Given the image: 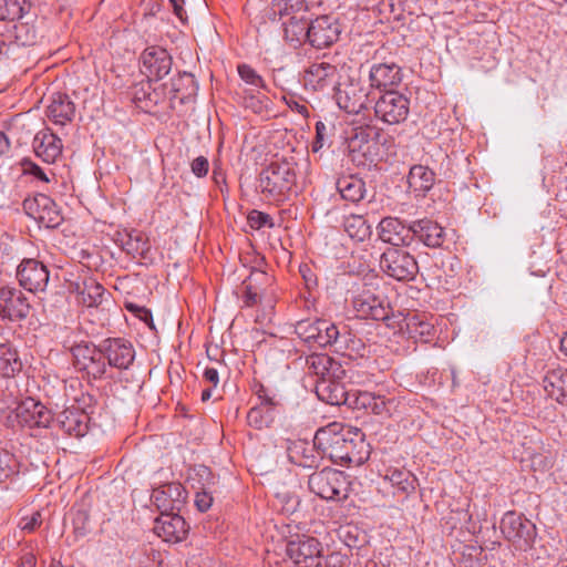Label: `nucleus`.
Masks as SVG:
<instances>
[{
  "mask_svg": "<svg viewBox=\"0 0 567 567\" xmlns=\"http://www.w3.org/2000/svg\"><path fill=\"white\" fill-rule=\"evenodd\" d=\"M315 446L322 456L340 465H361L370 456V445L359 429L332 422L315 434Z\"/></svg>",
  "mask_w": 567,
  "mask_h": 567,
  "instance_id": "1",
  "label": "nucleus"
},
{
  "mask_svg": "<svg viewBox=\"0 0 567 567\" xmlns=\"http://www.w3.org/2000/svg\"><path fill=\"white\" fill-rule=\"evenodd\" d=\"M298 161L295 155H276L258 177L262 197L270 204L281 205L298 194Z\"/></svg>",
  "mask_w": 567,
  "mask_h": 567,
  "instance_id": "2",
  "label": "nucleus"
},
{
  "mask_svg": "<svg viewBox=\"0 0 567 567\" xmlns=\"http://www.w3.org/2000/svg\"><path fill=\"white\" fill-rule=\"evenodd\" d=\"M74 369L87 381L112 378L100 344L81 341L71 347Z\"/></svg>",
  "mask_w": 567,
  "mask_h": 567,
  "instance_id": "3",
  "label": "nucleus"
},
{
  "mask_svg": "<svg viewBox=\"0 0 567 567\" xmlns=\"http://www.w3.org/2000/svg\"><path fill=\"white\" fill-rule=\"evenodd\" d=\"M372 102L374 120L386 126L400 125L410 115V97L396 90L378 93Z\"/></svg>",
  "mask_w": 567,
  "mask_h": 567,
  "instance_id": "4",
  "label": "nucleus"
},
{
  "mask_svg": "<svg viewBox=\"0 0 567 567\" xmlns=\"http://www.w3.org/2000/svg\"><path fill=\"white\" fill-rule=\"evenodd\" d=\"M347 475L338 470L326 467L309 476V489L322 499L341 501L349 494Z\"/></svg>",
  "mask_w": 567,
  "mask_h": 567,
  "instance_id": "5",
  "label": "nucleus"
},
{
  "mask_svg": "<svg viewBox=\"0 0 567 567\" xmlns=\"http://www.w3.org/2000/svg\"><path fill=\"white\" fill-rule=\"evenodd\" d=\"M286 554L296 565L322 567L324 548L318 538L307 534H296L287 540Z\"/></svg>",
  "mask_w": 567,
  "mask_h": 567,
  "instance_id": "6",
  "label": "nucleus"
},
{
  "mask_svg": "<svg viewBox=\"0 0 567 567\" xmlns=\"http://www.w3.org/2000/svg\"><path fill=\"white\" fill-rule=\"evenodd\" d=\"M380 268L398 281L414 280L419 272L415 257L402 248L389 247L380 257Z\"/></svg>",
  "mask_w": 567,
  "mask_h": 567,
  "instance_id": "7",
  "label": "nucleus"
},
{
  "mask_svg": "<svg viewBox=\"0 0 567 567\" xmlns=\"http://www.w3.org/2000/svg\"><path fill=\"white\" fill-rule=\"evenodd\" d=\"M371 89L361 81L349 80L334 89L338 106L349 114H360L370 110L372 102Z\"/></svg>",
  "mask_w": 567,
  "mask_h": 567,
  "instance_id": "8",
  "label": "nucleus"
},
{
  "mask_svg": "<svg viewBox=\"0 0 567 567\" xmlns=\"http://www.w3.org/2000/svg\"><path fill=\"white\" fill-rule=\"evenodd\" d=\"M501 529L505 538L513 544V546L522 551L530 549L535 543L537 532L533 522L517 515L514 512H508L502 518Z\"/></svg>",
  "mask_w": 567,
  "mask_h": 567,
  "instance_id": "9",
  "label": "nucleus"
},
{
  "mask_svg": "<svg viewBox=\"0 0 567 567\" xmlns=\"http://www.w3.org/2000/svg\"><path fill=\"white\" fill-rule=\"evenodd\" d=\"M352 307L359 317L385 321L390 319L391 307L378 288L365 286L352 299Z\"/></svg>",
  "mask_w": 567,
  "mask_h": 567,
  "instance_id": "10",
  "label": "nucleus"
},
{
  "mask_svg": "<svg viewBox=\"0 0 567 567\" xmlns=\"http://www.w3.org/2000/svg\"><path fill=\"white\" fill-rule=\"evenodd\" d=\"M22 207L29 217L45 228H56L64 219L56 203L44 194L25 198Z\"/></svg>",
  "mask_w": 567,
  "mask_h": 567,
  "instance_id": "11",
  "label": "nucleus"
},
{
  "mask_svg": "<svg viewBox=\"0 0 567 567\" xmlns=\"http://www.w3.org/2000/svg\"><path fill=\"white\" fill-rule=\"evenodd\" d=\"M296 334L309 347H330L336 339L338 326L324 319H305L295 326Z\"/></svg>",
  "mask_w": 567,
  "mask_h": 567,
  "instance_id": "12",
  "label": "nucleus"
},
{
  "mask_svg": "<svg viewBox=\"0 0 567 567\" xmlns=\"http://www.w3.org/2000/svg\"><path fill=\"white\" fill-rule=\"evenodd\" d=\"M101 348L110 374H112V369L127 370L134 362L135 349L126 339L107 338L101 341Z\"/></svg>",
  "mask_w": 567,
  "mask_h": 567,
  "instance_id": "13",
  "label": "nucleus"
},
{
  "mask_svg": "<svg viewBox=\"0 0 567 567\" xmlns=\"http://www.w3.org/2000/svg\"><path fill=\"white\" fill-rule=\"evenodd\" d=\"M17 278L21 287L30 292L44 291L50 279L48 267L33 258L23 259L17 268Z\"/></svg>",
  "mask_w": 567,
  "mask_h": 567,
  "instance_id": "14",
  "label": "nucleus"
},
{
  "mask_svg": "<svg viewBox=\"0 0 567 567\" xmlns=\"http://www.w3.org/2000/svg\"><path fill=\"white\" fill-rule=\"evenodd\" d=\"M340 33L341 28L337 19L321 16L310 21L306 43L315 49L329 48L338 41Z\"/></svg>",
  "mask_w": 567,
  "mask_h": 567,
  "instance_id": "15",
  "label": "nucleus"
},
{
  "mask_svg": "<svg viewBox=\"0 0 567 567\" xmlns=\"http://www.w3.org/2000/svg\"><path fill=\"white\" fill-rule=\"evenodd\" d=\"M141 63L142 72L147 79L159 81L172 71L173 58L166 49L152 45L143 51Z\"/></svg>",
  "mask_w": 567,
  "mask_h": 567,
  "instance_id": "16",
  "label": "nucleus"
},
{
  "mask_svg": "<svg viewBox=\"0 0 567 567\" xmlns=\"http://www.w3.org/2000/svg\"><path fill=\"white\" fill-rule=\"evenodd\" d=\"M30 303L25 295L17 287L0 288V315L10 321L23 320L29 316Z\"/></svg>",
  "mask_w": 567,
  "mask_h": 567,
  "instance_id": "17",
  "label": "nucleus"
},
{
  "mask_svg": "<svg viewBox=\"0 0 567 567\" xmlns=\"http://www.w3.org/2000/svg\"><path fill=\"white\" fill-rule=\"evenodd\" d=\"M187 492L181 483L172 482L153 489L152 501L161 514L181 512L186 503Z\"/></svg>",
  "mask_w": 567,
  "mask_h": 567,
  "instance_id": "18",
  "label": "nucleus"
},
{
  "mask_svg": "<svg viewBox=\"0 0 567 567\" xmlns=\"http://www.w3.org/2000/svg\"><path fill=\"white\" fill-rule=\"evenodd\" d=\"M16 417L20 425L32 427H52L54 416L41 402L25 399L16 408Z\"/></svg>",
  "mask_w": 567,
  "mask_h": 567,
  "instance_id": "19",
  "label": "nucleus"
},
{
  "mask_svg": "<svg viewBox=\"0 0 567 567\" xmlns=\"http://www.w3.org/2000/svg\"><path fill=\"white\" fill-rule=\"evenodd\" d=\"M154 532L164 542L176 544L186 539L189 525L179 512L165 513L155 519Z\"/></svg>",
  "mask_w": 567,
  "mask_h": 567,
  "instance_id": "20",
  "label": "nucleus"
},
{
  "mask_svg": "<svg viewBox=\"0 0 567 567\" xmlns=\"http://www.w3.org/2000/svg\"><path fill=\"white\" fill-rule=\"evenodd\" d=\"M337 66L326 61L310 63L302 72V83L306 90L323 91L333 85L337 78Z\"/></svg>",
  "mask_w": 567,
  "mask_h": 567,
  "instance_id": "21",
  "label": "nucleus"
},
{
  "mask_svg": "<svg viewBox=\"0 0 567 567\" xmlns=\"http://www.w3.org/2000/svg\"><path fill=\"white\" fill-rule=\"evenodd\" d=\"M377 229L379 238L392 247L412 245V223L405 225L398 217L388 216L380 220Z\"/></svg>",
  "mask_w": 567,
  "mask_h": 567,
  "instance_id": "22",
  "label": "nucleus"
},
{
  "mask_svg": "<svg viewBox=\"0 0 567 567\" xmlns=\"http://www.w3.org/2000/svg\"><path fill=\"white\" fill-rule=\"evenodd\" d=\"M198 91L197 82L194 75L189 72H178L176 76L171 79L169 87L167 89V97L169 100V107L176 109L178 105H184L192 101Z\"/></svg>",
  "mask_w": 567,
  "mask_h": 567,
  "instance_id": "23",
  "label": "nucleus"
},
{
  "mask_svg": "<svg viewBox=\"0 0 567 567\" xmlns=\"http://www.w3.org/2000/svg\"><path fill=\"white\" fill-rule=\"evenodd\" d=\"M369 87L379 93L394 90L402 82V70L395 63H374L369 71Z\"/></svg>",
  "mask_w": 567,
  "mask_h": 567,
  "instance_id": "24",
  "label": "nucleus"
},
{
  "mask_svg": "<svg viewBox=\"0 0 567 567\" xmlns=\"http://www.w3.org/2000/svg\"><path fill=\"white\" fill-rule=\"evenodd\" d=\"M358 390H347L339 381L324 379L316 382V394L319 400L330 405H347L352 409V400Z\"/></svg>",
  "mask_w": 567,
  "mask_h": 567,
  "instance_id": "25",
  "label": "nucleus"
},
{
  "mask_svg": "<svg viewBox=\"0 0 567 567\" xmlns=\"http://www.w3.org/2000/svg\"><path fill=\"white\" fill-rule=\"evenodd\" d=\"M32 147L35 155L44 163L53 164L62 155L63 143L51 128L45 127L35 134Z\"/></svg>",
  "mask_w": 567,
  "mask_h": 567,
  "instance_id": "26",
  "label": "nucleus"
},
{
  "mask_svg": "<svg viewBox=\"0 0 567 567\" xmlns=\"http://www.w3.org/2000/svg\"><path fill=\"white\" fill-rule=\"evenodd\" d=\"M412 244L422 243L426 247H441L445 240L444 228L435 220L422 218L412 221Z\"/></svg>",
  "mask_w": 567,
  "mask_h": 567,
  "instance_id": "27",
  "label": "nucleus"
},
{
  "mask_svg": "<svg viewBox=\"0 0 567 567\" xmlns=\"http://www.w3.org/2000/svg\"><path fill=\"white\" fill-rule=\"evenodd\" d=\"M89 420L90 417L85 413L68 408L54 417L52 427L59 429L70 436L82 437L89 430Z\"/></svg>",
  "mask_w": 567,
  "mask_h": 567,
  "instance_id": "28",
  "label": "nucleus"
},
{
  "mask_svg": "<svg viewBox=\"0 0 567 567\" xmlns=\"http://www.w3.org/2000/svg\"><path fill=\"white\" fill-rule=\"evenodd\" d=\"M73 291L78 295V300L85 307H99L111 295L92 276H84L72 284Z\"/></svg>",
  "mask_w": 567,
  "mask_h": 567,
  "instance_id": "29",
  "label": "nucleus"
},
{
  "mask_svg": "<svg viewBox=\"0 0 567 567\" xmlns=\"http://www.w3.org/2000/svg\"><path fill=\"white\" fill-rule=\"evenodd\" d=\"M393 408H395L394 398H385L369 391H357L352 400V409L370 411L380 416H390Z\"/></svg>",
  "mask_w": 567,
  "mask_h": 567,
  "instance_id": "30",
  "label": "nucleus"
},
{
  "mask_svg": "<svg viewBox=\"0 0 567 567\" xmlns=\"http://www.w3.org/2000/svg\"><path fill=\"white\" fill-rule=\"evenodd\" d=\"M288 460L298 466L305 468H313L319 465V461L323 457L321 452L308 442L298 440L291 442L287 447Z\"/></svg>",
  "mask_w": 567,
  "mask_h": 567,
  "instance_id": "31",
  "label": "nucleus"
},
{
  "mask_svg": "<svg viewBox=\"0 0 567 567\" xmlns=\"http://www.w3.org/2000/svg\"><path fill=\"white\" fill-rule=\"evenodd\" d=\"M75 104L65 93H55L47 107L48 118L55 125L64 126L75 116Z\"/></svg>",
  "mask_w": 567,
  "mask_h": 567,
  "instance_id": "32",
  "label": "nucleus"
},
{
  "mask_svg": "<svg viewBox=\"0 0 567 567\" xmlns=\"http://www.w3.org/2000/svg\"><path fill=\"white\" fill-rule=\"evenodd\" d=\"M330 347L348 358L364 357L367 352L365 343L352 333L347 326H342L341 329L338 327V333L336 339L331 340Z\"/></svg>",
  "mask_w": 567,
  "mask_h": 567,
  "instance_id": "33",
  "label": "nucleus"
},
{
  "mask_svg": "<svg viewBox=\"0 0 567 567\" xmlns=\"http://www.w3.org/2000/svg\"><path fill=\"white\" fill-rule=\"evenodd\" d=\"M547 395L561 405H567V369L548 370L543 379Z\"/></svg>",
  "mask_w": 567,
  "mask_h": 567,
  "instance_id": "34",
  "label": "nucleus"
},
{
  "mask_svg": "<svg viewBox=\"0 0 567 567\" xmlns=\"http://www.w3.org/2000/svg\"><path fill=\"white\" fill-rule=\"evenodd\" d=\"M405 330L410 338L421 342H430L435 334L434 324L425 313H409L405 319Z\"/></svg>",
  "mask_w": 567,
  "mask_h": 567,
  "instance_id": "35",
  "label": "nucleus"
},
{
  "mask_svg": "<svg viewBox=\"0 0 567 567\" xmlns=\"http://www.w3.org/2000/svg\"><path fill=\"white\" fill-rule=\"evenodd\" d=\"M336 187L342 199L354 204L362 200L367 193L364 181L357 175L340 176Z\"/></svg>",
  "mask_w": 567,
  "mask_h": 567,
  "instance_id": "36",
  "label": "nucleus"
},
{
  "mask_svg": "<svg viewBox=\"0 0 567 567\" xmlns=\"http://www.w3.org/2000/svg\"><path fill=\"white\" fill-rule=\"evenodd\" d=\"M309 17H296L286 18L284 21V37L287 42L291 45L297 47L306 43L308 38V28L310 24Z\"/></svg>",
  "mask_w": 567,
  "mask_h": 567,
  "instance_id": "37",
  "label": "nucleus"
},
{
  "mask_svg": "<svg viewBox=\"0 0 567 567\" xmlns=\"http://www.w3.org/2000/svg\"><path fill=\"white\" fill-rule=\"evenodd\" d=\"M408 183L416 195L424 196L435 183V173L427 166L414 165L409 172Z\"/></svg>",
  "mask_w": 567,
  "mask_h": 567,
  "instance_id": "38",
  "label": "nucleus"
},
{
  "mask_svg": "<svg viewBox=\"0 0 567 567\" xmlns=\"http://www.w3.org/2000/svg\"><path fill=\"white\" fill-rule=\"evenodd\" d=\"M123 249L133 258L140 260H148L151 246L148 239L137 230L127 234L126 240L123 243Z\"/></svg>",
  "mask_w": 567,
  "mask_h": 567,
  "instance_id": "39",
  "label": "nucleus"
},
{
  "mask_svg": "<svg viewBox=\"0 0 567 567\" xmlns=\"http://www.w3.org/2000/svg\"><path fill=\"white\" fill-rule=\"evenodd\" d=\"M152 81L147 79L135 84L131 90V96L134 103L140 107H152L159 103V94L152 89Z\"/></svg>",
  "mask_w": 567,
  "mask_h": 567,
  "instance_id": "40",
  "label": "nucleus"
},
{
  "mask_svg": "<svg viewBox=\"0 0 567 567\" xmlns=\"http://www.w3.org/2000/svg\"><path fill=\"white\" fill-rule=\"evenodd\" d=\"M22 369V362L10 344H0V375L3 378H12Z\"/></svg>",
  "mask_w": 567,
  "mask_h": 567,
  "instance_id": "41",
  "label": "nucleus"
},
{
  "mask_svg": "<svg viewBox=\"0 0 567 567\" xmlns=\"http://www.w3.org/2000/svg\"><path fill=\"white\" fill-rule=\"evenodd\" d=\"M384 478L403 494L408 495L415 489L416 478L410 471L404 468L389 467L385 470Z\"/></svg>",
  "mask_w": 567,
  "mask_h": 567,
  "instance_id": "42",
  "label": "nucleus"
},
{
  "mask_svg": "<svg viewBox=\"0 0 567 567\" xmlns=\"http://www.w3.org/2000/svg\"><path fill=\"white\" fill-rule=\"evenodd\" d=\"M557 452L550 445L542 444L529 455L530 468L534 472L546 473L553 468Z\"/></svg>",
  "mask_w": 567,
  "mask_h": 567,
  "instance_id": "43",
  "label": "nucleus"
},
{
  "mask_svg": "<svg viewBox=\"0 0 567 567\" xmlns=\"http://www.w3.org/2000/svg\"><path fill=\"white\" fill-rule=\"evenodd\" d=\"M277 412L278 408L259 403L257 406H254L248 411V424L258 430L269 427L274 423Z\"/></svg>",
  "mask_w": 567,
  "mask_h": 567,
  "instance_id": "44",
  "label": "nucleus"
},
{
  "mask_svg": "<svg viewBox=\"0 0 567 567\" xmlns=\"http://www.w3.org/2000/svg\"><path fill=\"white\" fill-rule=\"evenodd\" d=\"M30 8L31 3L28 0H0V21L22 20Z\"/></svg>",
  "mask_w": 567,
  "mask_h": 567,
  "instance_id": "45",
  "label": "nucleus"
},
{
  "mask_svg": "<svg viewBox=\"0 0 567 567\" xmlns=\"http://www.w3.org/2000/svg\"><path fill=\"white\" fill-rule=\"evenodd\" d=\"M343 227L346 233L358 241H363L371 235V227L362 215H350L344 218Z\"/></svg>",
  "mask_w": 567,
  "mask_h": 567,
  "instance_id": "46",
  "label": "nucleus"
},
{
  "mask_svg": "<svg viewBox=\"0 0 567 567\" xmlns=\"http://www.w3.org/2000/svg\"><path fill=\"white\" fill-rule=\"evenodd\" d=\"M330 364L331 357L327 353H312L306 358L307 371L309 374L317 377V381L327 379V371Z\"/></svg>",
  "mask_w": 567,
  "mask_h": 567,
  "instance_id": "47",
  "label": "nucleus"
},
{
  "mask_svg": "<svg viewBox=\"0 0 567 567\" xmlns=\"http://www.w3.org/2000/svg\"><path fill=\"white\" fill-rule=\"evenodd\" d=\"M16 41L24 47L33 45L38 40V29L30 22L17 21L13 25Z\"/></svg>",
  "mask_w": 567,
  "mask_h": 567,
  "instance_id": "48",
  "label": "nucleus"
},
{
  "mask_svg": "<svg viewBox=\"0 0 567 567\" xmlns=\"http://www.w3.org/2000/svg\"><path fill=\"white\" fill-rule=\"evenodd\" d=\"M483 548L476 545H464L456 561L460 567H481Z\"/></svg>",
  "mask_w": 567,
  "mask_h": 567,
  "instance_id": "49",
  "label": "nucleus"
},
{
  "mask_svg": "<svg viewBox=\"0 0 567 567\" xmlns=\"http://www.w3.org/2000/svg\"><path fill=\"white\" fill-rule=\"evenodd\" d=\"M20 166L23 175H30L41 183L48 184L51 182L50 176H55V174L51 169L49 172H45L37 163L27 157L21 159Z\"/></svg>",
  "mask_w": 567,
  "mask_h": 567,
  "instance_id": "50",
  "label": "nucleus"
},
{
  "mask_svg": "<svg viewBox=\"0 0 567 567\" xmlns=\"http://www.w3.org/2000/svg\"><path fill=\"white\" fill-rule=\"evenodd\" d=\"M238 74L240 79L257 89H262L268 91V86L261 75H259L255 69H252L249 64L243 63L237 66Z\"/></svg>",
  "mask_w": 567,
  "mask_h": 567,
  "instance_id": "51",
  "label": "nucleus"
},
{
  "mask_svg": "<svg viewBox=\"0 0 567 567\" xmlns=\"http://www.w3.org/2000/svg\"><path fill=\"white\" fill-rule=\"evenodd\" d=\"M18 473L16 456L7 450L0 449V481H6Z\"/></svg>",
  "mask_w": 567,
  "mask_h": 567,
  "instance_id": "52",
  "label": "nucleus"
},
{
  "mask_svg": "<svg viewBox=\"0 0 567 567\" xmlns=\"http://www.w3.org/2000/svg\"><path fill=\"white\" fill-rule=\"evenodd\" d=\"M308 13V4L305 0H285V6L280 10L281 18L307 17Z\"/></svg>",
  "mask_w": 567,
  "mask_h": 567,
  "instance_id": "53",
  "label": "nucleus"
},
{
  "mask_svg": "<svg viewBox=\"0 0 567 567\" xmlns=\"http://www.w3.org/2000/svg\"><path fill=\"white\" fill-rule=\"evenodd\" d=\"M272 277L262 270H252L244 280L245 284L251 286L255 290L266 292V288L272 284Z\"/></svg>",
  "mask_w": 567,
  "mask_h": 567,
  "instance_id": "54",
  "label": "nucleus"
},
{
  "mask_svg": "<svg viewBox=\"0 0 567 567\" xmlns=\"http://www.w3.org/2000/svg\"><path fill=\"white\" fill-rule=\"evenodd\" d=\"M247 221H248V225L252 229H256V230H259L264 227H268V228L275 227L272 217L269 214L257 210V209H252L251 212H249V214L247 216Z\"/></svg>",
  "mask_w": 567,
  "mask_h": 567,
  "instance_id": "55",
  "label": "nucleus"
},
{
  "mask_svg": "<svg viewBox=\"0 0 567 567\" xmlns=\"http://www.w3.org/2000/svg\"><path fill=\"white\" fill-rule=\"evenodd\" d=\"M264 296H265L264 292H261L259 290H255L251 286H249L243 281L241 300H243L245 307L257 306L258 303L261 302V299L264 298Z\"/></svg>",
  "mask_w": 567,
  "mask_h": 567,
  "instance_id": "56",
  "label": "nucleus"
},
{
  "mask_svg": "<svg viewBox=\"0 0 567 567\" xmlns=\"http://www.w3.org/2000/svg\"><path fill=\"white\" fill-rule=\"evenodd\" d=\"M73 400L76 403V406H72L73 409L85 413L87 416L90 413H93L96 399L92 394L81 393L80 396H74Z\"/></svg>",
  "mask_w": 567,
  "mask_h": 567,
  "instance_id": "57",
  "label": "nucleus"
},
{
  "mask_svg": "<svg viewBox=\"0 0 567 567\" xmlns=\"http://www.w3.org/2000/svg\"><path fill=\"white\" fill-rule=\"evenodd\" d=\"M284 100H285L287 106L292 112H296V113L300 114L305 118H307L309 116L308 105L300 97L291 94V95H288V96H284Z\"/></svg>",
  "mask_w": 567,
  "mask_h": 567,
  "instance_id": "58",
  "label": "nucleus"
},
{
  "mask_svg": "<svg viewBox=\"0 0 567 567\" xmlns=\"http://www.w3.org/2000/svg\"><path fill=\"white\" fill-rule=\"evenodd\" d=\"M42 524L40 512H34L31 516L22 517L19 527L27 533H33Z\"/></svg>",
  "mask_w": 567,
  "mask_h": 567,
  "instance_id": "59",
  "label": "nucleus"
},
{
  "mask_svg": "<svg viewBox=\"0 0 567 567\" xmlns=\"http://www.w3.org/2000/svg\"><path fill=\"white\" fill-rule=\"evenodd\" d=\"M323 563V559H322ZM326 567H350V559L347 555L332 551L324 557Z\"/></svg>",
  "mask_w": 567,
  "mask_h": 567,
  "instance_id": "60",
  "label": "nucleus"
},
{
  "mask_svg": "<svg viewBox=\"0 0 567 567\" xmlns=\"http://www.w3.org/2000/svg\"><path fill=\"white\" fill-rule=\"evenodd\" d=\"M255 393L258 396V399L260 400V404L275 406V408L281 406L280 400L277 399L276 395L270 394V391L262 384L258 385Z\"/></svg>",
  "mask_w": 567,
  "mask_h": 567,
  "instance_id": "61",
  "label": "nucleus"
},
{
  "mask_svg": "<svg viewBox=\"0 0 567 567\" xmlns=\"http://www.w3.org/2000/svg\"><path fill=\"white\" fill-rule=\"evenodd\" d=\"M190 171L198 178L205 177L209 171V162L207 157L197 156L194 158L190 163Z\"/></svg>",
  "mask_w": 567,
  "mask_h": 567,
  "instance_id": "62",
  "label": "nucleus"
},
{
  "mask_svg": "<svg viewBox=\"0 0 567 567\" xmlns=\"http://www.w3.org/2000/svg\"><path fill=\"white\" fill-rule=\"evenodd\" d=\"M327 372H328L327 379H329L331 381L342 382V380L347 375V371L342 367V364L339 361L334 360L332 357H331V364H330V367H328Z\"/></svg>",
  "mask_w": 567,
  "mask_h": 567,
  "instance_id": "63",
  "label": "nucleus"
},
{
  "mask_svg": "<svg viewBox=\"0 0 567 567\" xmlns=\"http://www.w3.org/2000/svg\"><path fill=\"white\" fill-rule=\"evenodd\" d=\"M213 496L209 492L203 489L196 493L195 506L202 513L207 512L213 505Z\"/></svg>",
  "mask_w": 567,
  "mask_h": 567,
  "instance_id": "64",
  "label": "nucleus"
}]
</instances>
